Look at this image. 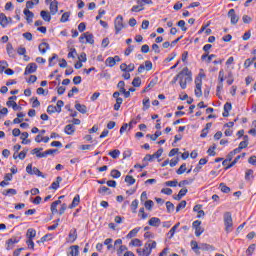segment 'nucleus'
<instances>
[{"mask_svg": "<svg viewBox=\"0 0 256 256\" xmlns=\"http://www.w3.org/2000/svg\"><path fill=\"white\" fill-rule=\"evenodd\" d=\"M223 219L226 233H231L233 231V217L231 216V212H225Z\"/></svg>", "mask_w": 256, "mask_h": 256, "instance_id": "nucleus-1", "label": "nucleus"}, {"mask_svg": "<svg viewBox=\"0 0 256 256\" xmlns=\"http://www.w3.org/2000/svg\"><path fill=\"white\" fill-rule=\"evenodd\" d=\"M115 33L119 35L123 29H125V24H123V16L119 15L114 21Z\"/></svg>", "mask_w": 256, "mask_h": 256, "instance_id": "nucleus-2", "label": "nucleus"}, {"mask_svg": "<svg viewBox=\"0 0 256 256\" xmlns=\"http://www.w3.org/2000/svg\"><path fill=\"white\" fill-rule=\"evenodd\" d=\"M185 73H187V67L183 68V70L173 78L171 84L174 85V83H177V81L180 80L179 83H180L181 89H185V82H183V79H184L183 75H185Z\"/></svg>", "mask_w": 256, "mask_h": 256, "instance_id": "nucleus-3", "label": "nucleus"}, {"mask_svg": "<svg viewBox=\"0 0 256 256\" xmlns=\"http://www.w3.org/2000/svg\"><path fill=\"white\" fill-rule=\"evenodd\" d=\"M26 172L28 173V175H37V177H42L43 179H45L43 172L40 171L39 168H37V167L33 168V164L27 165Z\"/></svg>", "mask_w": 256, "mask_h": 256, "instance_id": "nucleus-4", "label": "nucleus"}, {"mask_svg": "<svg viewBox=\"0 0 256 256\" xmlns=\"http://www.w3.org/2000/svg\"><path fill=\"white\" fill-rule=\"evenodd\" d=\"M79 41L81 43H89L90 45H93V43H95V39L93 37V34L86 32L83 33L80 37H79Z\"/></svg>", "mask_w": 256, "mask_h": 256, "instance_id": "nucleus-5", "label": "nucleus"}, {"mask_svg": "<svg viewBox=\"0 0 256 256\" xmlns=\"http://www.w3.org/2000/svg\"><path fill=\"white\" fill-rule=\"evenodd\" d=\"M193 229H195V235L196 237H201L203 235L205 229L201 228V221L200 220H195L192 223Z\"/></svg>", "mask_w": 256, "mask_h": 256, "instance_id": "nucleus-6", "label": "nucleus"}, {"mask_svg": "<svg viewBox=\"0 0 256 256\" xmlns=\"http://www.w3.org/2000/svg\"><path fill=\"white\" fill-rule=\"evenodd\" d=\"M139 256H149L151 255V249L149 248V243H145L143 248H138L136 250Z\"/></svg>", "mask_w": 256, "mask_h": 256, "instance_id": "nucleus-7", "label": "nucleus"}, {"mask_svg": "<svg viewBox=\"0 0 256 256\" xmlns=\"http://www.w3.org/2000/svg\"><path fill=\"white\" fill-rule=\"evenodd\" d=\"M228 17L232 25H237V23H239V16L235 13V9H230L228 11Z\"/></svg>", "mask_w": 256, "mask_h": 256, "instance_id": "nucleus-8", "label": "nucleus"}, {"mask_svg": "<svg viewBox=\"0 0 256 256\" xmlns=\"http://www.w3.org/2000/svg\"><path fill=\"white\" fill-rule=\"evenodd\" d=\"M6 51H7L8 57H11V59H16L17 58V52L15 51V48H13L12 43H8L6 45Z\"/></svg>", "mask_w": 256, "mask_h": 256, "instance_id": "nucleus-9", "label": "nucleus"}, {"mask_svg": "<svg viewBox=\"0 0 256 256\" xmlns=\"http://www.w3.org/2000/svg\"><path fill=\"white\" fill-rule=\"evenodd\" d=\"M19 241H21V238H17V237L10 238L6 243L7 245L6 249L8 251H11V249H13V247H15V244L19 243Z\"/></svg>", "mask_w": 256, "mask_h": 256, "instance_id": "nucleus-10", "label": "nucleus"}, {"mask_svg": "<svg viewBox=\"0 0 256 256\" xmlns=\"http://www.w3.org/2000/svg\"><path fill=\"white\" fill-rule=\"evenodd\" d=\"M37 71V64L35 63H29L24 71V75H31L32 73H35Z\"/></svg>", "mask_w": 256, "mask_h": 256, "instance_id": "nucleus-11", "label": "nucleus"}, {"mask_svg": "<svg viewBox=\"0 0 256 256\" xmlns=\"http://www.w3.org/2000/svg\"><path fill=\"white\" fill-rule=\"evenodd\" d=\"M195 83H196L195 95L196 97H201L203 95V91L201 90L203 82L201 79H196Z\"/></svg>", "mask_w": 256, "mask_h": 256, "instance_id": "nucleus-12", "label": "nucleus"}, {"mask_svg": "<svg viewBox=\"0 0 256 256\" xmlns=\"http://www.w3.org/2000/svg\"><path fill=\"white\" fill-rule=\"evenodd\" d=\"M50 13L51 15H57V11H59V2H57V0H53L50 3Z\"/></svg>", "mask_w": 256, "mask_h": 256, "instance_id": "nucleus-13", "label": "nucleus"}, {"mask_svg": "<svg viewBox=\"0 0 256 256\" xmlns=\"http://www.w3.org/2000/svg\"><path fill=\"white\" fill-rule=\"evenodd\" d=\"M183 77V83H185V89H187V83H191V81H193L192 73L189 71V68H187V71L183 74Z\"/></svg>", "mask_w": 256, "mask_h": 256, "instance_id": "nucleus-14", "label": "nucleus"}, {"mask_svg": "<svg viewBox=\"0 0 256 256\" xmlns=\"http://www.w3.org/2000/svg\"><path fill=\"white\" fill-rule=\"evenodd\" d=\"M9 21H11V18H8L4 13H0L1 27H3V28L7 27V25H9Z\"/></svg>", "mask_w": 256, "mask_h": 256, "instance_id": "nucleus-15", "label": "nucleus"}, {"mask_svg": "<svg viewBox=\"0 0 256 256\" xmlns=\"http://www.w3.org/2000/svg\"><path fill=\"white\" fill-rule=\"evenodd\" d=\"M38 49L42 55H45V53H47V51H49V49H51V47L49 46V43L42 42L39 44Z\"/></svg>", "mask_w": 256, "mask_h": 256, "instance_id": "nucleus-16", "label": "nucleus"}, {"mask_svg": "<svg viewBox=\"0 0 256 256\" xmlns=\"http://www.w3.org/2000/svg\"><path fill=\"white\" fill-rule=\"evenodd\" d=\"M23 13L26 16L27 23H33V17H35V14L29 9H24Z\"/></svg>", "mask_w": 256, "mask_h": 256, "instance_id": "nucleus-17", "label": "nucleus"}, {"mask_svg": "<svg viewBox=\"0 0 256 256\" xmlns=\"http://www.w3.org/2000/svg\"><path fill=\"white\" fill-rule=\"evenodd\" d=\"M69 243H75L77 241V229H71L68 236Z\"/></svg>", "mask_w": 256, "mask_h": 256, "instance_id": "nucleus-18", "label": "nucleus"}, {"mask_svg": "<svg viewBox=\"0 0 256 256\" xmlns=\"http://www.w3.org/2000/svg\"><path fill=\"white\" fill-rule=\"evenodd\" d=\"M148 225H150V227H159V225H161V219L157 217H152L148 221Z\"/></svg>", "mask_w": 256, "mask_h": 256, "instance_id": "nucleus-19", "label": "nucleus"}, {"mask_svg": "<svg viewBox=\"0 0 256 256\" xmlns=\"http://www.w3.org/2000/svg\"><path fill=\"white\" fill-rule=\"evenodd\" d=\"M40 17L43 19V21H46V23H50L51 22V13L42 10L40 12Z\"/></svg>", "mask_w": 256, "mask_h": 256, "instance_id": "nucleus-20", "label": "nucleus"}, {"mask_svg": "<svg viewBox=\"0 0 256 256\" xmlns=\"http://www.w3.org/2000/svg\"><path fill=\"white\" fill-rule=\"evenodd\" d=\"M61 205V200H56L51 204L50 210L52 215H55L56 213H59V210H57V206Z\"/></svg>", "mask_w": 256, "mask_h": 256, "instance_id": "nucleus-21", "label": "nucleus"}, {"mask_svg": "<svg viewBox=\"0 0 256 256\" xmlns=\"http://www.w3.org/2000/svg\"><path fill=\"white\" fill-rule=\"evenodd\" d=\"M81 201V197L79 196V194H77L74 198L72 203L69 205V209H75V207H77V205H79Z\"/></svg>", "mask_w": 256, "mask_h": 256, "instance_id": "nucleus-22", "label": "nucleus"}, {"mask_svg": "<svg viewBox=\"0 0 256 256\" xmlns=\"http://www.w3.org/2000/svg\"><path fill=\"white\" fill-rule=\"evenodd\" d=\"M63 181V178H61V176H58L56 178V181H54L51 186L50 189H54V191H57V189H59V185L60 183Z\"/></svg>", "mask_w": 256, "mask_h": 256, "instance_id": "nucleus-23", "label": "nucleus"}, {"mask_svg": "<svg viewBox=\"0 0 256 256\" xmlns=\"http://www.w3.org/2000/svg\"><path fill=\"white\" fill-rule=\"evenodd\" d=\"M66 135H73L75 133V126L73 124H68L64 128Z\"/></svg>", "mask_w": 256, "mask_h": 256, "instance_id": "nucleus-24", "label": "nucleus"}, {"mask_svg": "<svg viewBox=\"0 0 256 256\" xmlns=\"http://www.w3.org/2000/svg\"><path fill=\"white\" fill-rule=\"evenodd\" d=\"M75 109L76 111H79V113H82V115H85V113H87V106L83 104L76 103Z\"/></svg>", "mask_w": 256, "mask_h": 256, "instance_id": "nucleus-25", "label": "nucleus"}, {"mask_svg": "<svg viewBox=\"0 0 256 256\" xmlns=\"http://www.w3.org/2000/svg\"><path fill=\"white\" fill-rule=\"evenodd\" d=\"M141 231V227H137L132 229L128 234H127V239H133V237L137 236V233Z\"/></svg>", "mask_w": 256, "mask_h": 256, "instance_id": "nucleus-26", "label": "nucleus"}, {"mask_svg": "<svg viewBox=\"0 0 256 256\" xmlns=\"http://www.w3.org/2000/svg\"><path fill=\"white\" fill-rule=\"evenodd\" d=\"M137 4L138 5H134L131 8L132 13H139V11H143L145 9L142 3H137Z\"/></svg>", "mask_w": 256, "mask_h": 256, "instance_id": "nucleus-27", "label": "nucleus"}, {"mask_svg": "<svg viewBox=\"0 0 256 256\" xmlns=\"http://www.w3.org/2000/svg\"><path fill=\"white\" fill-rule=\"evenodd\" d=\"M36 235H37V231L35 229L30 228V229L27 230L26 237L28 239L33 240Z\"/></svg>", "mask_w": 256, "mask_h": 256, "instance_id": "nucleus-28", "label": "nucleus"}, {"mask_svg": "<svg viewBox=\"0 0 256 256\" xmlns=\"http://www.w3.org/2000/svg\"><path fill=\"white\" fill-rule=\"evenodd\" d=\"M190 245H191V248H192V251H194V253H196V255H199V244L197 243V241H195V240H192L191 241V243H190Z\"/></svg>", "mask_w": 256, "mask_h": 256, "instance_id": "nucleus-29", "label": "nucleus"}, {"mask_svg": "<svg viewBox=\"0 0 256 256\" xmlns=\"http://www.w3.org/2000/svg\"><path fill=\"white\" fill-rule=\"evenodd\" d=\"M130 247H141L143 245V243L141 242V240L139 238H135L133 240H131V242L129 243Z\"/></svg>", "mask_w": 256, "mask_h": 256, "instance_id": "nucleus-30", "label": "nucleus"}, {"mask_svg": "<svg viewBox=\"0 0 256 256\" xmlns=\"http://www.w3.org/2000/svg\"><path fill=\"white\" fill-rule=\"evenodd\" d=\"M70 255L71 256H79V246L74 245L70 247Z\"/></svg>", "mask_w": 256, "mask_h": 256, "instance_id": "nucleus-31", "label": "nucleus"}, {"mask_svg": "<svg viewBox=\"0 0 256 256\" xmlns=\"http://www.w3.org/2000/svg\"><path fill=\"white\" fill-rule=\"evenodd\" d=\"M181 225V223H176L168 232V235H170V239L174 237L175 235V231H177V229H179V226Z\"/></svg>", "mask_w": 256, "mask_h": 256, "instance_id": "nucleus-32", "label": "nucleus"}, {"mask_svg": "<svg viewBox=\"0 0 256 256\" xmlns=\"http://www.w3.org/2000/svg\"><path fill=\"white\" fill-rule=\"evenodd\" d=\"M6 105H7V107H12V109L14 111H18L19 110V106L17 105V102H15L13 100H8Z\"/></svg>", "mask_w": 256, "mask_h": 256, "instance_id": "nucleus-33", "label": "nucleus"}, {"mask_svg": "<svg viewBox=\"0 0 256 256\" xmlns=\"http://www.w3.org/2000/svg\"><path fill=\"white\" fill-rule=\"evenodd\" d=\"M69 17H71V12H65L62 14L60 22L61 23H67L69 21Z\"/></svg>", "mask_w": 256, "mask_h": 256, "instance_id": "nucleus-34", "label": "nucleus"}, {"mask_svg": "<svg viewBox=\"0 0 256 256\" xmlns=\"http://www.w3.org/2000/svg\"><path fill=\"white\" fill-rule=\"evenodd\" d=\"M105 65H107V67H115V59L113 57H108L105 61Z\"/></svg>", "mask_w": 256, "mask_h": 256, "instance_id": "nucleus-35", "label": "nucleus"}, {"mask_svg": "<svg viewBox=\"0 0 256 256\" xmlns=\"http://www.w3.org/2000/svg\"><path fill=\"white\" fill-rule=\"evenodd\" d=\"M99 193H101L102 195H111V189L106 186H102L99 189Z\"/></svg>", "mask_w": 256, "mask_h": 256, "instance_id": "nucleus-36", "label": "nucleus"}, {"mask_svg": "<svg viewBox=\"0 0 256 256\" xmlns=\"http://www.w3.org/2000/svg\"><path fill=\"white\" fill-rule=\"evenodd\" d=\"M143 111H147V109H149V107H151V102L149 100V97H146L143 99Z\"/></svg>", "mask_w": 256, "mask_h": 256, "instance_id": "nucleus-37", "label": "nucleus"}, {"mask_svg": "<svg viewBox=\"0 0 256 256\" xmlns=\"http://www.w3.org/2000/svg\"><path fill=\"white\" fill-rule=\"evenodd\" d=\"M108 155H110V157H112V159H118L119 155H121V151L115 149V150L109 152Z\"/></svg>", "mask_w": 256, "mask_h": 256, "instance_id": "nucleus-38", "label": "nucleus"}, {"mask_svg": "<svg viewBox=\"0 0 256 256\" xmlns=\"http://www.w3.org/2000/svg\"><path fill=\"white\" fill-rule=\"evenodd\" d=\"M166 208L168 213H173L175 211V205L170 201L166 202Z\"/></svg>", "mask_w": 256, "mask_h": 256, "instance_id": "nucleus-39", "label": "nucleus"}, {"mask_svg": "<svg viewBox=\"0 0 256 256\" xmlns=\"http://www.w3.org/2000/svg\"><path fill=\"white\" fill-rule=\"evenodd\" d=\"M187 207V201L182 200L176 207V213H179L181 209H185Z\"/></svg>", "mask_w": 256, "mask_h": 256, "instance_id": "nucleus-40", "label": "nucleus"}, {"mask_svg": "<svg viewBox=\"0 0 256 256\" xmlns=\"http://www.w3.org/2000/svg\"><path fill=\"white\" fill-rule=\"evenodd\" d=\"M131 209H132V213H137V208L139 207V200H134L131 203Z\"/></svg>", "mask_w": 256, "mask_h": 256, "instance_id": "nucleus-41", "label": "nucleus"}, {"mask_svg": "<svg viewBox=\"0 0 256 256\" xmlns=\"http://www.w3.org/2000/svg\"><path fill=\"white\" fill-rule=\"evenodd\" d=\"M255 244H251L248 249L246 250V256H252L253 253L255 252Z\"/></svg>", "mask_w": 256, "mask_h": 256, "instance_id": "nucleus-42", "label": "nucleus"}, {"mask_svg": "<svg viewBox=\"0 0 256 256\" xmlns=\"http://www.w3.org/2000/svg\"><path fill=\"white\" fill-rule=\"evenodd\" d=\"M135 178H133V176L131 175H127L125 177V183H127L128 185H135Z\"/></svg>", "mask_w": 256, "mask_h": 256, "instance_id": "nucleus-43", "label": "nucleus"}, {"mask_svg": "<svg viewBox=\"0 0 256 256\" xmlns=\"http://www.w3.org/2000/svg\"><path fill=\"white\" fill-rule=\"evenodd\" d=\"M187 171V164H182L179 169L176 171L177 175H183Z\"/></svg>", "mask_w": 256, "mask_h": 256, "instance_id": "nucleus-44", "label": "nucleus"}, {"mask_svg": "<svg viewBox=\"0 0 256 256\" xmlns=\"http://www.w3.org/2000/svg\"><path fill=\"white\" fill-rule=\"evenodd\" d=\"M110 175L113 179H119V177H121V172L119 170L113 169Z\"/></svg>", "mask_w": 256, "mask_h": 256, "instance_id": "nucleus-45", "label": "nucleus"}, {"mask_svg": "<svg viewBox=\"0 0 256 256\" xmlns=\"http://www.w3.org/2000/svg\"><path fill=\"white\" fill-rule=\"evenodd\" d=\"M153 205H155V203L153 202V200H147L144 203V207H146V209H148V211H151L153 209Z\"/></svg>", "mask_w": 256, "mask_h": 256, "instance_id": "nucleus-46", "label": "nucleus"}, {"mask_svg": "<svg viewBox=\"0 0 256 256\" xmlns=\"http://www.w3.org/2000/svg\"><path fill=\"white\" fill-rule=\"evenodd\" d=\"M8 67H9V63H7V61L5 60L0 61V73H3V71H5V69Z\"/></svg>", "mask_w": 256, "mask_h": 256, "instance_id": "nucleus-47", "label": "nucleus"}, {"mask_svg": "<svg viewBox=\"0 0 256 256\" xmlns=\"http://www.w3.org/2000/svg\"><path fill=\"white\" fill-rule=\"evenodd\" d=\"M41 151H43V148H34L31 153L32 155H36V157H38V159H41Z\"/></svg>", "mask_w": 256, "mask_h": 256, "instance_id": "nucleus-48", "label": "nucleus"}, {"mask_svg": "<svg viewBox=\"0 0 256 256\" xmlns=\"http://www.w3.org/2000/svg\"><path fill=\"white\" fill-rule=\"evenodd\" d=\"M253 173H254V171L252 169L246 170V172H245V180L246 181H250L251 177H253Z\"/></svg>", "mask_w": 256, "mask_h": 256, "instance_id": "nucleus-49", "label": "nucleus"}, {"mask_svg": "<svg viewBox=\"0 0 256 256\" xmlns=\"http://www.w3.org/2000/svg\"><path fill=\"white\" fill-rule=\"evenodd\" d=\"M65 105V102H63V100H58L57 104H56V111L57 113H61V109L62 107Z\"/></svg>", "mask_w": 256, "mask_h": 256, "instance_id": "nucleus-50", "label": "nucleus"}, {"mask_svg": "<svg viewBox=\"0 0 256 256\" xmlns=\"http://www.w3.org/2000/svg\"><path fill=\"white\" fill-rule=\"evenodd\" d=\"M220 190L222 191V193H230L231 192V188H229L224 183L220 184Z\"/></svg>", "mask_w": 256, "mask_h": 256, "instance_id": "nucleus-51", "label": "nucleus"}, {"mask_svg": "<svg viewBox=\"0 0 256 256\" xmlns=\"http://www.w3.org/2000/svg\"><path fill=\"white\" fill-rule=\"evenodd\" d=\"M193 183V179H188V180H182L179 182L178 187H183L185 185H191Z\"/></svg>", "mask_w": 256, "mask_h": 256, "instance_id": "nucleus-52", "label": "nucleus"}, {"mask_svg": "<svg viewBox=\"0 0 256 256\" xmlns=\"http://www.w3.org/2000/svg\"><path fill=\"white\" fill-rule=\"evenodd\" d=\"M146 243L149 244L150 251L157 248V242L155 240H148Z\"/></svg>", "mask_w": 256, "mask_h": 256, "instance_id": "nucleus-53", "label": "nucleus"}, {"mask_svg": "<svg viewBox=\"0 0 256 256\" xmlns=\"http://www.w3.org/2000/svg\"><path fill=\"white\" fill-rule=\"evenodd\" d=\"M239 159H241V156H237L225 169H231V167H234V165H237L239 162Z\"/></svg>", "mask_w": 256, "mask_h": 256, "instance_id": "nucleus-54", "label": "nucleus"}, {"mask_svg": "<svg viewBox=\"0 0 256 256\" xmlns=\"http://www.w3.org/2000/svg\"><path fill=\"white\" fill-rule=\"evenodd\" d=\"M132 85L133 87H141V78L140 77L134 78L132 81Z\"/></svg>", "mask_w": 256, "mask_h": 256, "instance_id": "nucleus-55", "label": "nucleus"}, {"mask_svg": "<svg viewBox=\"0 0 256 256\" xmlns=\"http://www.w3.org/2000/svg\"><path fill=\"white\" fill-rule=\"evenodd\" d=\"M200 251H209L211 249V245L202 243L199 245Z\"/></svg>", "mask_w": 256, "mask_h": 256, "instance_id": "nucleus-56", "label": "nucleus"}, {"mask_svg": "<svg viewBox=\"0 0 256 256\" xmlns=\"http://www.w3.org/2000/svg\"><path fill=\"white\" fill-rule=\"evenodd\" d=\"M75 93H79V88L77 87H72V89L68 92V97L71 98L73 97V95H75Z\"/></svg>", "mask_w": 256, "mask_h": 256, "instance_id": "nucleus-57", "label": "nucleus"}, {"mask_svg": "<svg viewBox=\"0 0 256 256\" xmlns=\"http://www.w3.org/2000/svg\"><path fill=\"white\" fill-rule=\"evenodd\" d=\"M178 183L179 182L177 180L167 181V182H165V186L166 187H177Z\"/></svg>", "mask_w": 256, "mask_h": 256, "instance_id": "nucleus-58", "label": "nucleus"}, {"mask_svg": "<svg viewBox=\"0 0 256 256\" xmlns=\"http://www.w3.org/2000/svg\"><path fill=\"white\" fill-rule=\"evenodd\" d=\"M77 55V50L75 48H71L70 52L68 53V58L69 59H75V56Z\"/></svg>", "mask_w": 256, "mask_h": 256, "instance_id": "nucleus-59", "label": "nucleus"}, {"mask_svg": "<svg viewBox=\"0 0 256 256\" xmlns=\"http://www.w3.org/2000/svg\"><path fill=\"white\" fill-rule=\"evenodd\" d=\"M47 113H49L50 115L53 113H57V107H55L53 105H49L47 108Z\"/></svg>", "mask_w": 256, "mask_h": 256, "instance_id": "nucleus-60", "label": "nucleus"}, {"mask_svg": "<svg viewBox=\"0 0 256 256\" xmlns=\"http://www.w3.org/2000/svg\"><path fill=\"white\" fill-rule=\"evenodd\" d=\"M17 53L18 55H24V57H27V55H25L27 53V49H25V47H19L17 49Z\"/></svg>", "mask_w": 256, "mask_h": 256, "instance_id": "nucleus-61", "label": "nucleus"}, {"mask_svg": "<svg viewBox=\"0 0 256 256\" xmlns=\"http://www.w3.org/2000/svg\"><path fill=\"white\" fill-rule=\"evenodd\" d=\"M177 25H178V27L181 28L182 31H184V32L187 31V27H185V21L184 20L178 21Z\"/></svg>", "mask_w": 256, "mask_h": 256, "instance_id": "nucleus-62", "label": "nucleus"}, {"mask_svg": "<svg viewBox=\"0 0 256 256\" xmlns=\"http://www.w3.org/2000/svg\"><path fill=\"white\" fill-rule=\"evenodd\" d=\"M124 251H127V246H125V245H120L119 249L117 250V254H118L119 256H121V255H123V252H124Z\"/></svg>", "mask_w": 256, "mask_h": 256, "instance_id": "nucleus-63", "label": "nucleus"}, {"mask_svg": "<svg viewBox=\"0 0 256 256\" xmlns=\"http://www.w3.org/2000/svg\"><path fill=\"white\" fill-rule=\"evenodd\" d=\"M248 163H250V165H254V167H256V156H251L248 159Z\"/></svg>", "mask_w": 256, "mask_h": 256, "instance_id": "nucleus-64", "label": "nucleus"}]
</instances>
